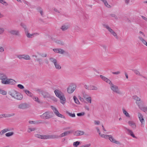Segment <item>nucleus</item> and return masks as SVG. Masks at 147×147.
Wrapping results in <instances>:
<instances>
[{"label":"nucleus","instance_id":"f257e3e1","mask_svg":"<svg viewBox=\"0 0 147 147\" xmlns=\"http://www.w3.org/2000/svg\"><path fill=\"white\" fill-rule=\"evenodd\" d=\"M54 92L57 96L60 99V102L62 104H64L66 99L63 93L58 90H55Z\"/></svg>","mask_w":147,"mask_h":147},{"label":"nucleus","instance_id":"f03ea898","mask_svg":"<svg viewBox=\"0 0 147 147\" xmlns=\"http://www.w3.org/2000/svg\"><path fill=\"white\" fill-rule=\"evenodd\" d=\"M103 27L106 28L108 31L112 35L115 36L116 38L118 39V37L115 32L109 26L106 24H102Z\"/></svg>","mask_w":147,"mask_h":147},{"label":"nucleus","instance_id":"7ed1b4c3","mask_svg":"<svg viewBox=\"0 0 147 147\" xmlns=\"http://www.w3.org/2000/svg\"><path fill=\"white\" fill-rule=\"evenodd\" d=\"M51 62L53 63L55 68L57 69H60L61 68V66L58 62L57 60L53 58L50 57L49 59Z\"/></svg>","mask_w":147,"mask_h":147},{"label":"nucleus","instance_id":"20e7f679","mask_svg":"<svg viewBox=\"0 0 147 147\" xmlns=\"http://www.w3.org/2000/svg\"><path fill=\"white\" fill-rule=\"evenodd\" d=\"M58 137V136L55 135H41L40 139L43 140H47L57 138Z\"/></svg>","mask_w":147,"mask_h":147},{"label":"nucleus","instance_id":"39448f33","mask_svg":"<svg viewBox=\"0 0 147 147\" xmlns=\"http://www.w3.org/2000/svg\"><path fill=\"white\" fill-rule=\"evenodd\" d=\"M110 86L111 89L114 92L118 94H121V92L117 86L113 84L112 83Z\"/></svg>","mask_w":147,"mask_h":147},{"label":"nucleus","instance_id":"423d86ee","mask_svg":"<svg viewBox=\"0 0 147 147\" xmlns=\"http://www.w3.org/2000/svg\"><path fill=\"white\" fill-rule=\"evenodd\" d=\"M76 85L75 84H71L67 88V92L70 94L72 93L76 90Z\"/></svg>","mask_w":147,"mask_h":147},{"label":"nucleus","instance_id":"0eeeda50","mask_svg":"<svg viewBox=\"0 0 147 147\" xmlns=\"http://www.w3.org/2000/svg\"><path fill=\"white\" fill-rule=\"evenodd\" d=\"M51 114V113L50 112H46L42 115H40V117L44 119H48L52 117L53 116Z\"/></svg>","mask_w":147,"mask_h":147},{"label":"nucleus","instance_id":"6e6552de","mask_svg":"<svg viewBox=\"0 0 147 147\" xmlns=\"http://www.w3.org/2000/svg\"><path fill=\"white\" fill-rule=\"evenodd\" d=\"M17 57L20 59H24L26 60H30L31 59L30 56L28 55H17Z\"/></svg>","mask_w":147,"mask_h":147},{"label":"nucleus","instance_id":"1a4fd4ad","mask_svg":"<svg viewBox=\"0 0 147 147\" xmlns=\"http://www.w3.org/2000/svg\"><path fill=\"white\" fill-rule=\"evenodd\" d=\"M138 117L139 120L141 123V126L143 127L144 126L145 121L143 119V116L141 114L139 113L138 114Z\"/></svg>","mask_w":147,"mask_h":147},{"label":"nucleus","instance_id":"9d476101","mask_svg":"<svg viewBox=\"0 0 147 147\" xmlns=\"http://www.w3.org/2000/svg\"><path fill=\"white\" fill-rule=\"evenodd\" d=\"M16 81L11 79H8L5 80L3 84L14 85L15 84Z\"/></svg>","mask_w":147,"mask_h":147},{"label":"nucleus","instance_id":"9b49d317","mask_svg":"<svg viewBox=\"0 0 147 147\" xmlns=\"http://www.w3.org/2000/svg\"><path fill=\"white\" fill-rule=\"evenodd\" d=\"M52 109L53 110L55 114L58 117L62 118L63 115L60 114L56 107L53 106L51 107Z\"/></svg>","mask_w":147,"mask_h":147},{"label":"nucleus","instance_id":"f8f14e48","mask_svg":"<svg viewBox=\"0 0 147 147\" xmlns=\"http://www.w3.org/2000/svg\"><path fill=\"white\" fill-rule=\"evenodd\" d=\"M124 128L127 130V134H128L130 135L134 138H137V137L134 135L132 130L125 127H124Z\"/></svg>","mask_w":147,"mask_h":147},{"label":"nucleus","instance_id":"ddd939ff","mask_svg":"<svg viewBox=\"0 0 147 147\" xmlns=\"http://www.w3.org/2000/svg\"><path fill=\"white\" fill-rule=\"evenodd\" d=\"M7 79V76L4 74H1L0 75V79L1 80V82L2 84H4L5 81Z\"/></svg>","mask_w":147,"mask_h":147},{"label":"nucleus","instance_id":"4468645a","mask_svg":"<svg viewBox=\"0 0 147 147\" xmlns=\"http://www.w3.org/2000/svg\"><path fill=\"white\" fill-rule=\"evenodd\" d=\"M73 131H65L64 132L62 133L59 136V137H64L65 136H67V135H69L70 134L72 133ZM59 137V136H58ZM59 137H58V138Z\"/></svg>","mask_w":147,"mask_h":147},{"label":"nucleus","instance_id":"2eb2a0df","mask_svg":"<svg viewBox=\"0 0 147 147\" xmlns=\"http://www.w3.org/2000/svg\"><path fill=\"white\" fill-rule=\"evenodd\" d=\"M109 140L111 142L117 144H121V143L119 141L116 140L111 135L110 136Z\"/></svg>","mask_w":147,"mask_h":147},{"label":"nucleus","instance_id":"dca6fc26","mask_svg":"<svg viewBox=\"0 0 147 147\" xmlns=\"http://www.w3.org/2000/svg\"><path fill=\"white\" fill-rule=\"evenodd\" d=\"M129 125L133 129H135L136 128V124L133 121H128Z\"/></svg>","mask_w":147,"mask_h":147},{"label":"nucleus","instance_id":"f3484780","mask_svg":"<svg viewBox=\"0 0 147 147\" xmlns=\"http://www.w3.org/2000/svg\"><path fill=\"white\" fill-rule=\"evenodd\" d=\"M15 115L14 113H12L11 114H1L0 115V118L3 117L7 118L9 117Z\"/></svg>","mask_w":147,"mask_h":147},{"label":"nucleus","instance_id":"a211bd4d","mask_svg":"<svg viewBox=\"0 0 147 147\" xmlns=\"http://www.w3.org/2000/svg\"><path fill=\"white\" fill-rule=\"evenodd\" d=\"M18 92L15 90H12L8 92V94L12 97L14 98Z\"/></svg>","mask_w":147,"mask_h":147},{"label":"nucleus","instance_id":"6ab92c4d","mask_svg":"<svg viewBox=\"0 0 147 147\" xmlns=\"http://www.w3.org/2000/svg\"><path fill=\"white\" fill-rule=\"evenodd\" d=\"M23 98V95L20 93L18 92L14 98L18 100H21Z\"/></svg>","mask_w":147,"mask_h":147},{"label":"nucleus","instance_id":"aec40b11","mask_svg":"<svg viewBox=\"0 0 147 147\" xmlns=\"http://www.w3.org/2000/svg\"><path fill=\"white\" fill-rule=\"evenodd\" d=\"M134 99L136 100V103L138 105V106L140 108L141 106H140V103L141 102L140 101V98L138 97L137 96H134Z\"/></svg>","mask_w":147,"mask_h":147},{"label":"nucleus","instance_id":"412c9836","mask_svg":"<svg viewBox=\"0 0 147 147\" xmlns=\"http://www.w3.org/2000/svg\"><path fill=\"white\" fill-rule=\"evenodd\" d=\"M40 93L43 96V98H49L50 97V95L49 93L46 92L41 91Z\"/></svg>","mask_w":147,"mask_h":147},{"label":"nucleus","instance_id":"4be33fe9","mask_svg":"<svg viewBox=\"0 0 147 147\" xmlns=\"http://www.w3.org/2000/svg\"><path fill=\"white\" fill-rule=\"evenodd\" d=\"M138 38L147 47V42L141 36L138 37Z\"/></svg>","mask_w":147,"mask_h":147},{"label":"nucleus","instance_id":"5701e85b","mask_svg":"<svg viewBox=\"0 0 147 147\" xmlns=\"http://www.w3.org/2000/svg\"><path fill=\"white\" fill-rule=\"evenodd\" d=\"M84 133V131H77L75 132V135L76 136H81L83 135Z\"/></svg>","mask_w":147,"mask_h":147},{"label":"nucleus","instance_id":"b1692460","mask_svg":"<svg viewBox=\"0 0 147 147\" xmlns=\"http://www.w3.org/2000/svg\"><path fill=\"white\" fill-rule=\"evenodd\" d=\"M18 108L20 109H24L27 108V105L26 103H23L19 105Z\"/></svg>","mask_w":147,"mask_h":147},{"label":"nucleus","instance_id":"393cba45","mask_svg":"<svg viewBox=\"0 0 147 147\" xmlns=\"http://www.w3.org/2000/svg\"><path fill=\"white\" fill-rule=\"evenodd\" d=\"M10 33L13 35H19V32L18 30H11L10 31Z\"/></svg>","mask_w":147,"mask_h":147},{"label":"nucleus","instance_id":"a878e982","mask_svg":"<svg viewBox=\"0 0 147 147\" xmlns=\"http://www.w3.org/2000/svg\"><path fill=\"white\" fill-rule=\"evenodd\" d=\"M24 91L28 96L31 97V98L32 97V96H33V94L26 89H24Z\"/></svg>","mask_w":147,"mask_h":147},{"label":"nucleus","instance_id":"bb28decb","mask_svg":"<svg viewBox=\"0 0 147 147\" xmlns=\"http://www.w3.org/2000/svg\"><path fill=\"white\" fill-rule=\"evenodd\" d=\"M25 32L26 36L28 38H32L33 37V34H31L29 33L28 30Z\"/></svg>","mask_w":147,"mask_h":147},{"label":"nucleus","instance_id":"cd10ccee","mask_svg":"<svg viewBox=\"0 0 147 147\" xmlns=\"http://www.w3.org/2000/svg\"><path fill=\"white\" fill-rule=\"evenodd\" d=\"M10 131V129L8 128H5L0 131V135L1 136L7 131Z\"/></svg>","mask_w":147,"mask_h":147},{"label":"nucleus","instance_id":"c85d7f7f","mask_svg":"<svg viewBox=\"0 0 147 147\" xmlns=\"http://www.w3.org/2000/svg\"><path fill=\"white\" fill-rule=\"evenodd\" d=\"M133 71H134V73L136 75H139L142 77H143L146 79H147L144 76H143L142 74H140L138 70L136 69H133L132 70Z\"/></svg>","mask_w":147,"mask_h":147},{"label":"nucleus","instance_id":"c756f323","mask_svg":"<svg viewBox=\"0 0 147 147\" xmlns=\"http://www.w3.org/2000/svg\"><path fill=\"white\" fill-rule=\"evenodd\" d=\"M89 88L90 90H97L98 89V88L96 86L91 85H90Z\"/></svg>","mask_w":147,"mask_h":147},{"label":"nucleus","instance_id":"7c9ffc66","mask_svg":"<svg viewBox=\"0 0 147 147\" xmlns=\"http://www.w3.org/2000/svg\"><path fill=\"white\" fill-rule=\"evenodd\" d=\"M69 28V26L67 25H64L61 26V29L63 31H64L67 30Z\"/></svg>","mask_w":147,"mask_h":147},{"label":"nucleus","instance_id":"2f4dec72","mask_svg":"<svg viewBox=\"0 0 147 147\" xmlns=\"http://www.w3.org/2000/svg\"><path fill=\"white\" fill-rule=\"evenodd\" d=\"M123 113L127 117H130V115L124 109H123Z\"/></svg>","mask_w":147,"mask_h":147},{"label":"nucleus","instance_id":"473e14b6","mask_svg":"<svg viewBox=\"0 0 147 147\" xmlns=\"http://www.w3.org/2000/svg\"><path fill=\"white\" fill-rule=\"evenodd\" d=\"M32 98L34 100L36 101L38 103H40V100L37 97L33 96H32Z\"/></svg>","mask_w":147,"mask_h":147},{"label":"nucleus","instance_id":"72a5a7b5","mask_svg":"<svg viewBox=\"0 0 147 147\" xmlns=\"http://www.w3.org/2000/svg\"><path fill=\"white\" fill-rule=\"evenodd\" d=\"M73 99L75 102L77 104H80V102L78 100V98L75 96L73 97Z\"/></svg>","mask_w":147,"mask_h":147},{"label":"nucleus","instance_id":"f704fd0d","mask_svg":"<svg viewBox=\"0 0 147 147\" xmlns=\"http://www.w3.org/2000/svg\"><path fill=\"white\" fill-rule=\"evenodd\" d=\"M110 136H111V135L102 134V135H101V136H100L102 138H104L106 139H109Z\"/></svg>","mask_w":147,"mask_h":147},{"label":"nucleus","instance_id":"c9c22d12","mask_svg":"<svg viewBox=\"0 0 147 147\" xmlns=\"http://www.w3.org/2000/svg\"><path fill=\"white\" fill-rule=\"evenodd\" d=\"M85 100L89 103L90 104L92 103V98L91 97L89 96L86 98Z\"/></svg>","mask_w":147,"mask_h":147},{"label":"nucleus","instance_id":"e433bc0d","mask_svg":"<svg viewBox=\"0 0 147 147\" xmlns=\"http://www.w3.org/2000/svg\"><path fill=\"white\" fill-rule=\"evenodd\" d=\"M13 134L14 133L13 132H11L6 133L5 135L6 137H9L12 136Z\"/></svg>","mask_w":147,"mask_h":147},{"label":"nucleus","instance_id":"4c0bfd02","mask_svg":"<svg viewBox=\"0 0 147 147\" xmlns=\"http://www.w3.org/2000/svg\"><path fill=\"white\" fill-rule=\"evenodd\" d=\"M38 12H40L41 16H44V13L43 12V9L39 7L38 8Z\"/></svg>","mask_w":147,"mask_h":147},{"label":"nucleus","instance_id":"58836bf2","mask_svg":"<svg viewBox=\"0 0 147 147\" xmlns=\"http://www.w3.org/2000/svg\"><path fill=\"white\" fill-rule=\"evenodd\" d=\"M36 130V128H28L27 131L28 133H30L32 131H35Z\"/></svg>","mask_w":147,"mask_h":147},{"label":"nucleus","instance_id":"ea45409f","mask_svg":"<svg viewBox=\"0 0 147 147\" xmlns=\"http://www.w3.org/2000/svg\"><path fill=\"white\" fill-rule=\"evenodd\" d=\"M110 16L111 17L114 18L115 20H118V18L115 14L113 13L111 14H110Z\"/></svg>","mask_w":147,"mask_h":147},{"label":"nucleus","instance_id":"a19ab883","mask_svg":"<svg viewBox=\"0 0 147 147\" xmlns=\"http://www.w3.org/2000/svg\"><path fill=\"white\" fill-rule=\"evenodd\" d=\"M74 29L77 32H79L81 31V29L78 26H76L74 27Z\"/></svg>","mask_w":147,"mask_h":147},{"label":"nucleus","instance_id":"79ce46f5","mask_svg":"<svg viewBox=\"0 0 147 147\" xmlns=\"http://www.w3.org/2000/svg\"><path fill=\"white\" fill-rule=\"evenodd\" d=\"M80 142L79 141H76L73 143V145L74 147H77L80 144Z\"/></svg>","mask_w":147,"mask_h":147},{"label":"nucleus","instance_id":"37998d69","mask_svg":"<svg viewBox=\"0 0 147 147\" xmlns=\"http://www.w3.org/2000/svg\"><path fill=\"white\" fill-rule=\"evenodd\" d=\"M20 26L24 29L25 30V32L26 31V30H28V29L27 28L26 26L24 24L21 23L20 24Z\"/></svg>","mask_w":147,"mask_h":147},{"label":"nucleus","instance_id":"c03bdc74","mask_svg":"<svg viewBox=\"0 0 147 147\" xmlns=\"http://www.w3.org/2000/svg\"><path fill=\"white\" fill-rule=\"evenodd\" d=\"M0 94L3 95H6L7 94V92L5 91L0 89Z\"/></svg>","mask_w":147,"mask_h":147},{"label":"nucleus","instance_id":"a18cd8bd","mask_svg":"<svg viewBox=\"0 0 147 147\" xmlns=\"http://www.w3.org/2000/svg\"><path fill=\"white\" fill-rule=\"evenodd\" d=\"M141 109L147 114V107H143L142 108H141Z\"/></svg>","mask_w":147,"mask_h":147},{"label":"nucleus","instance_id":"49530a36","mask_svg":"<svg viewBox=\"0 0 147 147\" xmlns=\"http://www.w3.org/2000/svg\"><path fill=\"white\" fill-rule=\"evenodd\" d=\"M0 2L6 6L8 5V3L3 0H0Z\"/></svg>","mask_w":147,"mask_h":147},{"label":"nucleus","instance_id":"de8ad7c7","mask_svg":"<svg viewBox=\"0 0 147 147\" xmlns=\"http://www.w3.org/2000/svg\"><path fill=\"white\" fill-rule=\"evenodd\" d=\"M82 94L83 97L85 99L90 96L88 95L85 92L83 93Z\"/></svg>","mask_w":147,"mask_h":147},{"label":"nucleus","instance_id":"09e8293b","mask_svg":"<svg viewBox=\"0 0 147 147\" xmlns=\"http://www.w3.org/2000/svg\"><path fill=\"white\" fill-rule=\"evenodd\" d=\"M82 94L83 97L85 99L90 96L88 95L85 92L83 93Z\"/></svg>","mask_w":147,"mask_h":147},{"label":"nucleus","instance_id":"8fccbe9b","mask_svg":"<svg viewBox=\"0 0 147 147\" xmlns=\"http://www.w3.org/2000/svg\"><path fill=\"white\" fill-rule=\"evenodd\" d=\"M105 82L106 83L109 84L110 86L112 84L111 81L108 78L107 80L105 81Z\"/></svg>","mask_w":147,"mask_h":147},{"label":"nucleus","instance_id":"3c124183","mask_svg":"<svg viewBox=\"0 0 147 147\" xmlns=\"http://www.w3.org/2000/svg\"><path fill=\"white\" fill-rule=\"evenodd\" d=\"M100 78L102 79L104 81H105L107 80V78L106 77H105L102 75H100Z\"/></svg>","mask_w":147,"mask_h":147},{"label":"nucleus","instance_id":"603ef678","mask_svg":"<svg viewBox=\"0 0 147 147\" xmlns=\"http://www.w3.org/2000/svg\"><path fill=\"white\" fill-rule=\"evenodd\" d=\"M67 113L71 117H75V115L74 113L72 114L71 113L67 111Z\"/></svg>","mask_w":147,"mask_h":147},{"label":"nucleus","instance_id":"864d4df0","mask_svg":"<svg viewBox=\"0 0 147 147\" xmlns=\"http://www.w3.org/2000/svg\"><path fill=\"white\" fill-rule=\"evenodd\" d=\"M104 4L108 8H110L111 7V6L109 4L107 1L105 2V3H104Z\"/></svg>","mask_w":147,"mask_h":147},{"label":"nucleus","instance_id":"5fc2aeb1","mask_svg":"<svg viewBox=\"0 0 147 147\" xmlns=\"http://www.w3.org/2000/svg\"><path fill=\"white\" fill-rule=\"evenodd\" d=\"M55 42L57 44H60L61 45H63V43L60 40H56Z\"/></svg>","mask_w":147,"mask_h":147},{"label":"nucleus","instance_id":"6e6d98bb","mask_svg":"<svg viewBox=\"0 0 147 147\" xmlns=\"http://www.w3.org/2000/svg\"><path fill=\"white\" fill-rule=\"evenodd\" d=\"M85 115V113L83 112L81 113H78L77 114V115L78 116H84Z\"/></svg>","mask_w":147,"mask_h":147},{"label":"nucleus","instance_id":"4d7b16f0","mask_svg":"<svg viewBox=\"0 0 147 147\" xmlns=\"http://www.w3.org/2000/svg\"><path fill=\"white\" fill-rule=\"evenodd\" d=\"M36 60L39 62L40 64H42L43 63L41 62L42 59H41L39 58H37L36 59Z\"/></svg>","mask_w":147,"mask_h":147},{"label":"nucleus","instance_id":"13d9d810","mask_svg":"<svg viewBox=\"0 0 147 147\" xmlns=\"http://www.w3.org/2000/svg\"><path fill=\"white\" fill-rule=\"evenodd\" d=\"M28 122L29 123L32 124L36 125V121H29Z\"/></svg>","mask_w":147,"mask_h":147},{"label":"nucleus","instance_id":"bf43d9fd","mask_svg":"<svg viewBox=\"0 0 147 147\" xmlns=\"http://www.w3.org/2000/svg\"><path fill=\"white\" fill-rule=\"evenodd\" d=\"M139 34L140 35L139 36H141V37H142V35L144 37H145V34L143 32H142L141 31H140L139 32Z\"/></svg>","mask_w":147,"mask_h":147},{"label":"nucleus","instance_id":"052dcab7","mask_svg":"<svg viewBox=\"0 0 147 147\" xmlns=\"http://www.w3.org/2000/svg\"><path fill=\"white\" fill-rule=\"evenodd\" d=\"M101 46L105 50V51H107V48L106 45H101Z\"/></svg>","mask_w":147,"mask_h":147},{"label":"nucleus","instance_id":"680f3d73","mask_svg":"<svg viewBox=\"0 0 147 147\" xmlns=\"http://www.w3.org/2000/svg\"><path fill=\"white\" fill-rule=\"evenodd\" d=\"M17 86L18 88L21 89H23L24 88V86L21 84H18L17 85Z\"/></svg>","mask_w":147,"mask_h":147},{"label":"nucleus","instance_id":"e2e57ef3","mask_svg":"<svg viewBox=\"0 0 147 147\" xmlns=\"http://www.w3.org/2000/svg\"><path fill=\"white\" fill-rule=\"evenodd\" d=\"M96 129L97 130V132L98 133L99 135L100 136H101V135H102V134H101V132H100V130L99 129L98 127H96Z\"/></svg>","mask_w":147,"mask_h":147},{"label":"nucleus","instance_id":"0e129e2a","mask_svg":"<svg viewBox=\"0 0 147 147\" xmlns=\"http://www.w3.org/2000/svg\"><path fill=\"white\" fill-rule=\"evenodd\" d=\"M65 52V51L62 49H59V53L61 54H63Z\"/></svg>","mask_w":147,"mask_h":147},{"label":"nucleus","instance_id":"69168bd1","mask_svg":"<svg viewBox=\"0 0 147 147\" xmlns=\"http://www.w3.org/2000/svg\"><path fill=\"white\" fill-rule=\"evenodd\" d=\"M36 125L42 123L41 120H38L36 121Z\"/></svg>","mask_w":147,"mask_h":147},{"label":"nucleus","instance_id":"338daca9","mask_svg":"<svg viewBox=\"0 0 147 147\" xmlns=\"http://www.w3.org/2000/svg\"><path fill=\"white\" fill-rule=\"evenodd\" d=\"M90 85H87L86 84L84 85V87L86 89L89 90V88H90Z\"/></svg>","mask_w":147,"mask_h":147},{"label":"nucleus","instance_id":"774afa93","mask_svg":"<svg viewBox=\"0 0 147 147\" xmlns=\"http://www.w3.org/2000/svg\"><path fill=\"white\" fill-rule=\"evenodd\" d=\"M40 135L39 134H35L34 135V136L37 138H38L39 139L40 138Z\"/></svg>","mask_w":147,"mask_h":147}]
</instances>
